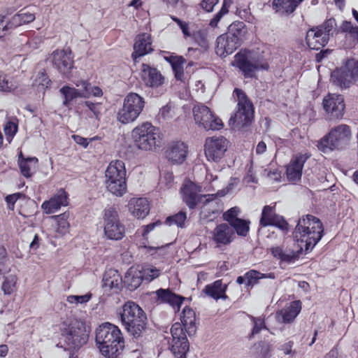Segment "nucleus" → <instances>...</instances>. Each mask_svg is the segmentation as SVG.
Listing matches in <instances>:
<instances>
[{
	"instance_id": "f257e3e1",
	"label": "nucleus",
	"mask_w": 358,
	"mask_h": 358,
	"mask_svg": "<svg viewBox=\"0 0 358 358\" xmlns=\"http://www.w3.org/2000/svg\"><path fill=\"white\" fill-rule=\"evenodd\" d=\"M323 231L324 228L320 220L313 215H306L299 220L293 236L299 243L300 250L304 249L307 253L321 240Z\"/></svg>"
},
{
	"instance_id": "f03ea898",
	"label": "nucleus",
	"mask_w": 358,
	"mask_h": 358,
	"mask_svg": "<svg viewBox=\"0 0 358 358\" xmlns=\"http://www.w3.org/2000/svg\"><path fill=\"white\" fill-rule=\"evenodd\" d=\"M96 344L103 356L117 358L124 347L120 329L109 322L101 324L96 330Z\"/></svg>"
},
{
	"instance_id": "7ed1b4c3",
	"label": "nucleus",
	"mask_w": 358,
	"mask_h": 358,
	"mask_svg": "<svg viewBox=\"0 0 358 358\" xmlns=\"http://www.w3.org/2000/svg\"><path fill=\"white\" fill-rule=\"evenodd\" d=\"M121 322L134 338L142 336L147 327V317L143 310L136 303L127 301L120 313Z\"/></svg>"
},
{
	"instance_id": "20e7f679",
	"label": "nucleus",
	"mask_w": 358,
	"mask_h": 358,
	"mask_svg": "<svg viewBox=\"0 0 358 358\" xmlns=\"http://www.w3.org/2000/svg\"><path fill=\"white\" fill-rule=\"evenodd\" d=\"M233 95L237 101L236 110L229 119V124L235 129L249 126L254 117L252 103L241 89L235 88Z\"/></svg>"
},
{
	"instance_id": "39448f33",
	"label": "nucleus",
	"mask_w": 358,
	"mask_h": 358,
	"mask_svg": "<svg viewBox=\"0 0 358 358\" xmlns=\"http://www.w3.org/2000/svg\"><path fill=\"white\" fill-rule=\"evenodd\" d=\"M135 145L142 150H153L161 145L159 129L150 122H143L131 131Z\"/></svg>"
},
{
	"instance_id": "423d86ee",
	"label": "nucleus",
	"mask_w": 358,
	"mask_h": 358,
	"mask_svg": "<svg viewBox=\"0 0 358 358\" xmlns=\"http://www.w3.org/2000/svg\"><path fill=\"white\" fill-rule=\"evenodd\" d=\"M351 136L350 127L347 124H340L331 129L318 142L317 148L324 152L328 150H341L348 145Z\"/></svg>"
},
{
	"instance_id": "0eeeda50",
	"label": "nucleus",
	"mask_w": 358,
	"mask_h": 358,
	"mask_svg": "<svg viewBox=\"0 0 358 358\" xmlns=\"http://www.w3.org/2000/svg\"><path fill=\"white\" fill-rule=\"evenodd\" d=\"M62 340L68 350H77L88 341V334L85 324L74 320L69 324H64L62 329Z\"/></svg>"
},
{
	"instance_id": "6e6552de",
	"label": "nucleus",
	"mask_w": 358,
	"mask_h": 358,
	"mask_svg": "<svg viewBox=\"0 0 358 358\" xmlns=\"http://www.w3.org/2000/svg\"><path fill=\"white\" fill-rule=\"evenodd\" d=\"M336 27V20L329 18L319 26L314 27L306 32V41L308 46L313 50H320L325 46Z\"/></svg>"
},
{
	"instance_id": "1a4fd4ad",
	"label": "nucleus",
	"mask_w": 358,
	"mask_h": 358,
	"mask_svg": "<svg viewBox=\"0 0 358 358\" xmlns=\"http://www.w3.org/2000/svg\"><path fill=\"white\" fill-rule=\"evenodd\" d=\"M244 28L243 22L231 25L229 31L220 35L216 40L215 52L217 55L225 57L232 54L241 45V36Z\"/></svg>"
},
{
	"instance_id": "9d476101",
	"label": "nucleus",
	"mask_w": 358,
	"mask_h": 358,
	"mask_svg": "<svg viewBox=\"0 0 358 358\" xmlns=\"http://www.w3.org/2000/svg\"><path fill=\"white\" fill-rule=\"evenodd\" d=\"M233 65L237 67L245 78H253L259 70H267L268 64L250 51L241 50L235 55Z\"/></svg>"
},
{
	"instance_id": "9b49d317",
	"label": "nucleus",
	"mask_w": 358,
	"mask_h": 358,
	"mask_svg": "<svg viewBox=\"0 0 358 358\" xmlns=\"http://www.w3.org/2000/svg\"><path fill=\"white\" fill-rule=\"evenodd\" d=\"M144 98L136 93H129L124 100L123 106L117 114V119L122 124L135 121L145 107Z\"/></svg>"
},
{
	"instance_id": "f8f14e48",
	"label": "nucleus",
	"mask_w": 358,
	"mask_h": 358,
	"mask_svg": "<svg viewBox=\"0 0 358 358\" xmlns=\"http://www.w3.org/2000/svg\"><path fill=\"white\" fill-rule=\"evenodd\" d=\"M103 223L104 234L108 239L119 241L124 236L125 227L120 222L115 208L108 207L104 210Z\"/></svg>"
},
{
	"instance_id": "ddd939ff",
	"label": "nucleus",
	"mask_w": 358,
	"mask_h": 358,
	"mask_svg": "<svg viewBox=\"0 0 358 358\" xmlns=\"http://www.w3.org/2000/svg\"><path fill=\"white\" fill-rule=\"evenodd\" d=\"M358 79V61L348 59L345 66L333 71L331 80L334 85L345 89Z\"/></svg>"
},
{
	"instance_id": "4468645a",
	"label": "nucleus",
	"mask_w": 358,
	"mask_h": 358,
	"mask_svg": "<svg viewBox=\"0 0 358 358\" xmlns=\"http://www.w3.org/2000/svg\"><path fill=\"white\" fill-rule=\"evenodd\" d=\"M192 113L195 123L206 131L220 130L223 127L222 120L203 104L195 105Z\"/></svg>"
},
{
	"instance_id": "2eb2a0df",
	"label": "nucleus",
	"mask_w": 358,
	"mask_h": 358,
	"mask_svg": "<svg viewBox=\"0 0 358 358\" xmlns=\"http://www.w3.org/2000/svg\"><path fill=\"white\" fill-rule=\"evenodd\" d=\"M201 187L187 180L181 187L182 198L189 209H194L199 203L206 205L213 199L214 194H201Z\"/></svg>"
},
{
	"instance_id": "dca6fc26",
	"label": "nucleus",
	"mask_w": 358,
	"mask_h": 358,
	"mask_svg": "<svg viewBox=\"0 0 358 358\" xmlns=\"http://www.w3.org/2000/svg\"><path fill=\"white\" fill-rule=\"evenodd\" d=\"M172 344L171 350L176 358H187L189 345L187 338V331L182 324L176 322L171 329Z\"/></svg>"
},
{
	"instance_id": "f3484780",
	"label": "nucleus",
	"mask_w": 358,
	"mask_h": 358,
	"mask_svg": "<svg viewBox=\"0 0 358 358\" xmlns=\"http://www.w3.org/2000/svg\"><path fill=\"white\" fill-rule=\"evenodd\" d=\"M229 141L222 136L207 138L205 142V155L209 162H219L227 150Z\"/></svg>"
},
{
	"instance_id": "a211bd4d",
	"label": "nucleus",
	"mask_w": 358,
	"mask_h": 358,
	"mask_svg": "<svg viewBox=\"0 0 358 358\" xmlns=\"http://www.w3.org/2000/svg\"><path fill=\"white\" fill-rule=\"evenodd\" d=\"M53 66L64 77L69 78L73 69V57L69 49L56 50L51 55Z\"/></svg>"
},
{
	"instance_id": "6ab92c4d",
	"label": "nucleus",
	"mask_w": 358,
	"mask_h": 358,
	"mask_svg": "<svg viewBox=\"0 0 358 358\" xmlns=\"http://www.w3.org/2000/svg\"><path fill=\"white\" fill-rule=\"evenodd\" d=\"M322 105L329 119L334 120L343 117L345 105L342 95L329 94L324 97Z\"/></svg>"
},
{
	"instance_id": "aec40b11",
	"label": "nucleus",
	"mask_w": 358,
	"mask_h": 358,
	"mask_svg": "<svg viewBox=\"0 0 358 358\" xmlns=\"http://www.w3.org/2000/svg\"><path fill=\"white\" fill-rule=\"evenodd\" d=\"M261 227L275 226L282 230H287L288 223L282 217L275 213V206H265L263 208L259 220Z\"/></svg>"
},
{
	"instance_id": "412c9836",
	"label": "nucleus",
	"mask_w": 358,
	"mask_h": 358,
	"mask_svg": "<svg viewBox=\"0 0 358 358\" xmlns=\"http://www.w3.org/2000/svg\"><path fill=\"white\" fill-rule=\"evenodd\" d=\"M309 157L310 155L307 153L297 154L292 157L286 170L287 177L289 181L296 182L301 180L303 165Z\"/></svg>"
},
{
	"instance_id": "4be33fe9",
	"label": "nucleus",
	"mask_w": 358,
	"mask_h": 358,
	"mask_svg": "<svg viewBox=\"0 0 358 358\" xmlns=\"http://www.w3.org/2000/svg\"><path fill=\"white\" fill-rule=\"evenodd\" d=\"M235 238L233 228L227 223L218 224L212 231L211 240L217 247L230 244Z\"/></svg>"
},
{
	"instance_id": "5701e85b",
	"label": "nucleus",
	"mask_w": 358,
	"mask_h": 358,
	"mask_svg": "<svg viewBox=\"0 0 358 358\" xmlns=\"http://www.w3.org/2000/svg\"><path fill=\"white\" fill-rule=\"evenodd\" d=\"M152 51V38L150 34L148 33L138 34L136 38L134 45V52L131 55L133 60L137 62L138 58Z\"/></svg>"
},
{
	"instance_id": "b1692460",
	"label": "nucleus",
	"mask_w": 358,
	"mask_h": 358,
	"mask_svg": "<svg viewBox=\"0 0 358 358\" xmlns=\"http://www.w3.org/2000/svg\"><path fill=\"white\" fill-rule=\"evenodd\" d=\"M141 77L145 85L152 88H157L164 82V77L160 71L146 64L142 65Z\"/></svg>"
},
{
	"instance_id": "393cba45",
	"label": "nucleus",
	"mask_w": 358,
	"mask_h": 358,
	"mask_svg": "<svg viewBox=\"0 0 358 358\" xmlns=\"http://www.w3.org/2000/svg\"><path fill=\"white\" fill-rule=\"evenodd\" d=\"M187 146L180 141L171 143L166 151V156L173 164H180L185 160Z\"/></svg>"
},
{
	"instance_id": "a878e982",
	"label": "nucleus",
	"mask_w": 358,
	"mask_h": 358,
	"mask_svg": "<svg viewBox=\"0 0 358 358\" xmlns=\"http://www.w3.org/2000/svg\"><path fill=\"white\" fill-rule=\"evenodd\" d=\"M68 205V194L63 189L57 191L49 201L43 203L41 207L47 214H52L57 211L61 206Z\"/></svg>"
},
{
	"instance_id": "bb28decb",
	"label": "nucleus",
	"mask_w": 358,
	"mask_h": 358,
	"mask_svg": "<svg viewBox=\"0 0 358 358\" xmlns=\"http://www.w3.org/2000/svg\"><path fill=\"white\" fill-rule=\"evenodd\" d=\"M129 212L138 219L145 218L150 212V204L145 198H133L129 202Z\"/></svg>"
},
{
	"instance_id": "cd10ccee",
	"label": "nucleus",
	"mask_w": 358,
	"mask_h": 358,
	"mask_svg": "<svg viewBox=\"0 0 358 358\" xmlns=\"http://www.w3.org/2000/svg\"><path fill=\"white\" fill-rule=\"evenodd\" d=\"M59 92L63 96L64 100L62 105L68 108H71L72 103L78 98H85L87 96L86 91L83 92L82 88L76 89L75 87L65 85L59 90Z\"/></svg>"
},
{
	"instance_id": "c85d7f7f",
	"label": "nucleus",
	"mask_w": 358,
	"mask_h": 358,
	"mask_svg": "<svg viewBox=\"0 0 358 358\" xmlns=\"http://www.w3.org/2000/svg\"><path fill=\"white\" fill-rule=\"evenodd\" d=\"M105 176L106 181L126 179L124 163L121 160L111 162L106 170Z\"/></svg>"
},
{
	"instance_id": "c756f323",
	"label": "nucleus",
	"mask_w": 358,
	"mask_h": 358,
	"mask_svg": "<svg viewBox=\"0 0 358 358\" xmlns=\"http://www.w3.org/2000/svg\"><path fill=\"white\" fill-rule=\"evenodd\" d=\"M334 33L345 34V38L350 40V45H355L358 42V26L353 25L350 21L344 20L338 27L336 25Z\"/></svg>"
},
{
	"instance_id": "7c9ffc66",
	"label": "nucleus",
	"mask_w": 358,
	"mask_h": 358,
	"mask_svg": "<svg viewBox=\"0 0 358 358\" xmlns=\"http://www.w3.org/2000/svg\"><path fill=\"white\" fill-rule=\"evenodd\" d=\"M156 294L158 299L162 302L170 304L176 310H180L184 297L173 293L169 289H159Z\"/></svg>"
},
{
	"instance_id": "2f4dec72",
	"label": "nucleus",
	"mask_w": 358,
	"mask_h": 358,
	"mask_svg": "<svg viewBox=\"0 0 358 358\" xmlns=\"http://www.w3.org/2000/svg\"><path fill=\"white\" fill-rule=\"evenodd\" d=\"M196 314L194 311L188 308H184L181 315V324L185 329L189 336H194L196 332Z\"/></svg>"
},
{
	"instance_id": "473e14b6",
	"label": "nucleus",
	"mask_w": 358,
	"mask_h": 358,
	"mask_svg": "<svg viewBox=\"0 0 358 358\" xmlns=\"http://www.w3.org/2000/svg\"><path fill=\"white\" fill-rule=\"evenodd\" d=\"M51 83V80L43 70L38 71L34 76L31 87L37 93H41L43 96L45 90L50 88Z\"/></svg>"
},
{
	"instance_id": "72a5a7b5",
	"label": "nucleus",
	"mask_w": 358,
	"mask_h": 358,
	"mask_svg": "<svg viewBox=\"0 0 358 358\" xmlns=\"http://www.w3.org/2000/svg\"><path fill=\"white\" fill-rule=\"evenodd\" d=\"M227 287V286L223 285L221 280H217L211 284L206 285L203 292L215 300L225 299L227 298L225 294Z\"/></svg>"
},
{
	"instance_id": "f704fd0d",
	"label": "nucleus",
	"mask_w": 358,
	"mask_h": 358,
	"mask_svg": "<svg viewBox=\"0 0 358 358\" xmlns=\"http://www.w3.org/2000/svg\"><path fill=\"white\" fill-rule=\"evenodd\" d=\"M164 59L171 64L175 78L178 80L182 81L185 79L184 64L186 62L185 59L178 55H169L164 57Z\"/></svg>"
},
{
	"instance_id": "c9c22d12",
	"label": "nucleus",
	"mask_w": 358,
	"mask_h": 358,
	"mask_svg": "<svg viewBox=\"0 0 358 358\" xmlns=\"http://www.w3.org/2000/svg\"><path fill=\"white\" fill-rule=\"evenodd\" d=\"M301 310V305L299 301H294L289 306L282 309L278 314L282 317L284 323H289L294 321Z\"/></svg>"
},
{
	"instance_id": "e433bc0d",
	"label": "nucleus",
	"mask_w": 358,
	"mask_h": 358,
	"mask_svg": "<svg viewBox=\"0 0 358 358\" xmlns=\"http://www.w3.org/2000/svg\"><path fill=\"white\" fill-rule=\"evenodd\" d=\"M271 252L274 257L286 263L294 262L298 259L297 252L291 249H283L280 246H276L272 248Z\"/></svg>"
},
{
	"instance_id": "4c0bfd02",
	"label": "nucleus",
	"mask_w": 358,
	"mask_h": 358,
	"mask_svg": "<svg viewBox=\"0 0 358 358\" xmlns=\"http://www.w3.org/2000/svg\"><path fill=\"white\" fill-rule=\"evenodd\" d=\"M143 280L142 273L138 269L131 268L125 273L124 282L131 290L138 288Z\"/></svg>"
},
{
	"instance_id": "58836bf2",
	"label": "nucleus",
	"mask_w": 358,
	"mask_h": 358,
	"mask_svg": "<svg viewBox=\"0 0 358 358\" xmlns=\"http://www.w3.org/2000/svg\"><path fill=\"white\" fill-rule=\"evenodd\" d=\"M122 277L117 271L110 269L105 272L103 277V287L109 289H119L122 283Z\"/></svg>"
},
{
	"instance_id": "ea45409f",
	"label": "nucleus",
	"mask_w": 358,
	"mask_h": 358,
	"mask_svg": "<svg viewBox=\"0 0 358 358\" xmlns=\"http://www.w3.org/2000/svg\"><path fill=\"white\" fill-rule=\"evenodd\" d=\"M106 188L112 194L122 196L127 192L126 179L106 181Z\"/></svg>"
},
{
	"instance_id": "a19ab883",
	"label": "nucleus",
	"mask_w": 358,
	"mask_h": 358,
	"mask_svg": "<svg viewBox=\"0 0 358 358\" xmlns=\"http://www.w3.org/2000/svg\"><path fill=\"white\" fill-rule=\"evenodd\" d=\"M18 165L20 169L21 173L26 178H29L31 176L32 173L31 172V166L30 164L34 163L36 164L38 162V159L36 157H27L24 158L22 152L19 153L18 155Z\"/></svg>"
},
{
	"instance_id": "79ce46f5",
	"label": "nucleus",
	"mask_w": 358,
	"mask_h": 358,
	"mask_svg": "<svg viewBox=\"0 0 358 358\" xmlns=\"http://www.w3.org/2000/svg\"><path fill=\"white\" fill-rule=\"evenodd\" d=\"M303 0H273V6L277 10L292 13Z\"/></svg>"
},
{
	"instance_id": "37998d69",
	"label": "nucleus",
	"mask_w": 358,
	"mask_h": 358,
	"mask_svg": "<svg viewBox=\"0 0 358 358\" xmlns=\"http://www.w3.org/2000/svg\"><path fill=\"white\" fill-rule=\"evenodd\" d=\"M75 84L76 87H81L83 92L86 91L87 94L86 98L91 96L100 97L103 95L102 90L99 87L92 86L91 83L86 80H78Z\"/></svg>"
},
{
	"instance_id": "c03bdc74",
	"label": "nucleus",
	"mask_w": 358,
	"mask_h": 358,
	"mask_svg": "<svg viewBox=\"0 0 358 358\" xmlns=\"http://www.w3.org/2000/svg\"><path fill=\"white\" fill-rule=\"evenodd\" d=\"M249 224V221L240 218L239 220H234L233 223L229 225L238 236H246L250 230Z\"/></svg>"
},
{
	"instance_id": "a18cd8bd",
	"label": "nucleus",
	"mask_w": 358,
	"mask_h": 358,
	"mask_svg": "<svg viewBox=\"0 0 358 358\" xmlns=\"http://www.w3.org/2000/svg\"><path fill=\"white\" fill-rule=\"evenodd\" d=\"M17 280L15 274H10L5 278L1 286V289L5 294L9 295L15 290Z\"/></svg>"
},
{
	"instance_id": "49530a36",
	"label": "nucleus",
	"mask_w": 358,
	"mask_h": 358,
	"mask_svg": "<svg viewBox=\"0 0 358 358\" xmlns=\"http://www.w3.org/2000/svg\"><path fill=\"white\" fill-rule=\"evenodd\" d=\"M139 271L142 273L143 280L148 282L153 280L160 275V270L152 266H145Z\"/></svg>"
},
{
	"instance_id": "de8ad7c7",
	"label": "nucleus",
	"mask_w": 358,
	"mask_h": 358,
	"mask_svg": "<svg viewBox=\"0 0 358 358\" xmlns=\"http://www.w3.org/2000/svg\"><path fill=\"white\" fill-rule=\"evenodd\" d=\"M262 273L252 269L245 273L247 288H252L257 285L259 280L262 279Z\"/></svg>"
},
{
	"instance_id": "09e8293b",
	"label": "nucleus",
	"mask_w": 358,
	"mask_h": 358,
	"mask_svg": "<svg viewBox=\"0 0 358 358\" xmlns=\"http://www.w3.org/2000/svg\"><path fill=\"white\" fill-rule=\"evenodd\" d=\"M186 219V213L180 211L173 216L167 217L166 222L169 225L176 224L178 227H182Z\"/></svg>"
},
{
	"instance_id": "8fccbe9b",
	"label": "nucleus",
	"mask_w": 358,
	"mask_h": 358,
	"mask_svg": "<svg viewBox=\"0 0 358 358\" xmlns=\"http://www.w3.org/2000/svg\"><path fill=\"white\" fill-rule=\"evenodd\" d=\"M68 215L66 213L56 216L57 222V231L60 234H65L68 232L69 224L67 222Z\"/></svg>"
},
{
	"instance_id": "3c124183",
	"label": "nucleus",
	"mask_w": 358,
	"mask_h": 358,
	"mask_svg": "<svg viewBox=\"0 0 358 358\" xmlns=\"http://www.w3.org/2000/svg\"><path fill=\"white\" fill-rule=\"evenodd\" d=\"M14 85L10 81L7 76L0 71V91L3 92H10L14 89Z\"/></svg>"
},
{
	"instance_id": "603ef678",
	"label": "nucleus",
	"mask_w": 358,
	"mask_h": 358,
	"mask_svg": "<svg viewBox=\"0 0 358 358\" xmlns=\"http://www.w3.org/2000/svg\"><path fill=\"white\" fill-rule=\"evenodd\" d=\"M11 31L8 18L4 15H0V38L9 34Z\"/></svg>"
},
{
	"instance_id": "864d4df0",
	"label": "nucleus",
	"mask_w": 358,
	"mask_h": 358,
	"mask_svg": "<svg viewBox=\"0 0 358 358\" xmlns=\"http://www.w3.org/2000/svg\"><path fill=\"white\" fill-rule=\"evenodd\" d=\"M8 264V259L6 257V250L3 248H0V275L5 274L10 271Z\"/></svg>"
},
{
	"instance_id": "5fc2aeb1",
	"label": "nucleus",
	"mask_w": 358,
	"mask_h": 358,
	"mask_svg": "<svg viewBox=\"0 0 358 358\" xmlns=\"http://www.w3.org/2000/svg\"><path fill=\"white\" fill-rule=\"evenodd\" d=\"M84 104L93 113L94 117L99 120L102 110L101 104L100 103H93L90 101H85Z\"/></svg>"
},
{
	"instance_id": "6e6d98bb",
	"label": "nucleus",
	"mask_w": 358,
	"mask_h": 358,
	"mask_svg": "<svg viewBox=\"0 0 358 358\" xmlns=\"http://www.w3.org/2000/svg\"><path fill=\"white\" fill-rule=\"evenodd\" d=\"M250 318L254 323V327H253L250 336H253L255 334H259L262 329H266V326L264 324V320L263 318L255 317L253 316H250Z\"/></svg>"
},
{
	"instance_id": "4d7b16f0",
	"label": "nucleus",
	"mask_w": 358,
	"mask_h": 358,
	"mask_svg": "<svg viewBox=\"0 0 358 358\" xmlns=\"http://www.w3.org/2000/svg\"><path fill=\"white\" fill-rule=\"evenodd\" d=\"M239 213L240 209L238 207L231 208L229 210H228L223 214V218L224 220L229 222L228 224H231V223H233V221L234 220L240 219L237 217Z\"/></svg>"
},
{
	"instance_id": "13d9d810",
	"label": "nucleus",
	"mask_w": 358,
	"mask_h": 358,
	"mask_svg": "<svg viewBox=\"0 0 358 358\" xmlns=\"http://www.w3.org/2000/svg\"><path fill=\"white\" fill-rule=\"evenodd\" d=\"M17 131V124L13 122H8L4 127V132L7 139L10 141Z\"/></svg>"
},
{
	"instance_id": "bf43d9fd",
	"label": "nucleus",
	"mask_w": 358,
	"mask_h": 358,
	"mask_svg": "<svg viewBox=\"0 0 358 358\" xmlns=\"http://www.w3.org/2000/svg\"><path fill=\"white\" fill-rule=\"evenodd\" d=\"M228 8L227 6V3L224 1L222 8L214 16V17L210 22V26L211 27H216L217 26L218 22L222 17V16L228 13Z\"/></svg>"
},
{
	"instance_id": "052dcab7",
	"label": "nucleus",
	"mask_w": 358,
	"mask_h": 358,
	"mask_svg": "<svg viewBox=\"0 0 358 358\" xmlns=\"http://www.w3.org/2000/svg\"><path fill=\"white\" fill-rule=\"evenodd\" d=\"M18 13L21 15L23 24L32 22L36 18L33 13L26 11L24 8L20 10Z\"/></svg>"
},
{
	"instance_id": "680f3d73",
	"label": "nucleus",
	"mask_w": 358,
	"mask_h": 358,
	"mask_svg": "<svg viewBox=\"0 0 358 358\" xmlns=\"http://www.w3.org/2000/svg\"><path fill=\"white\" fill-rule=\"evenodd\" d=\"M257 350L260 348V355H259L257 358H268V352H269V346L266 344L259 343L258 345H255Z\"/></svg>"
},
{
	"instance_id": "e2e57ef3",
	"label": "nucleus",
	"mask_w": 358,
	"mask_h": 358,
	"mask_svg": "<svg viewBox=\"0 0 358 358\" xmlns=\"http://www.w3.org/2000/svg\"><path fill=\"white\" fill-rule=\"evenodd\" d=\"M171 18L180 27V28L181 29L185 36L187 37V36H191V34L189 31L188 24L186 22H182V20H180L179 18H178L176 17H171Z\"/></svg>"
},
{
	"instance_id": "0e129e2a",
	"label": "nucleus",
	"mask_w": 358,
	"mask_h": 358,
	"mask_svg": "<svg viewBox=\"0 0 358 358\" xmlns=\"http://www.w3.org/2000/svg\"><path fill=\"white\" fill-rule=\"evenodd\" d=\"M20 16L21 15H20L19 13H17V14L14 15L10 19H8L9 22H10V27H11L12 31L13 29H15V28L23 24L22 18Z\"/></svg>"
},
{
	"instance_id": "69168bd1",
	"label": "nucleus",
	"mask_w": 358,
	"mask_h": 358,
	"mask_svg": "<svg viewBox=\"0 0 358 358\" xmlns=\"http://www.w3.org/2000/svg\"><path fill=\"white\" fill-rule=\"evenodd\" d=\"M219 2V0H203L201 6L207 12L213 10L214 6Z\"/></svg>"
},
{
	"instance_id": "338daca9",
	"label": "nucleus",
	"mask_w": 358,
	"mask_h": 358,
	"mask_svg": "<svg viewBox=\"0 0 358 358\" xmlns=\"http://www.w3.org/2000/svg\"><path fill=\"white\" fill-rule=\"evenodd\" d=\"M161 224V222H154V223H151V224H149L146 226H145L143 227V231H142V236L143 237L145 238V239H147V235L151 231H152L155 226L157 225H160Z\"/></svg>"
},
{
	"instance_id": "774afa93",
	"label": "nucleus",
	"mask_w": 358,
	"mask_h": 358,
	"mask_svg": "<svg viewBox=\"0 0 358 358\" xmlns=\"http://www.w3.org/2000/svg\"><path fill=\"white\" fill-rule=\"evenodd\" d=\"M171 106L169 105H166L163 106L159 113V115L162 117L164 120H166L171 117Z\"/></svg>"
}]
</instances>
